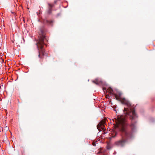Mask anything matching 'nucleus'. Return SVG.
Instances as JSON below:
<instances>
[{
  "label": "nucleus",
  "mask_w": 155,
  "mask_h": 155,
  "mask_svg": "<svg viewBox=\"0 0 155 155\" xmlns=\"http://www.w3.org/2000/svg\"><path fill=\"white\" fill-rule=\"evenodd\" d=\"M114 95L117 100L121 101L122 104L127 106V107L124 108V112L125 114L129 116L130 120V127L131 130L130 131L126 129L125 123L126 120L123 116L118 117L117 118L114 119L116 127L121 132L122 137V139L116 142L115 144L118 146L123 147L126 143L127 139L133 137V132L135 130L137 127V116L135 112L134 107L130 102L125 98L120 97L121 95V93H119L118 94H114Z\"/></svg>",
  "instance_id": "nucleus-1"
},
{
  "label": "nucleus",
  "mask_w": 155,
  "mask_h": 155,
  "mask_svg": "<svg viewBox=\"0 0 155 155\" xmlns=\"http://www.w3.org/2000/svg\"><path fill=\"white\" fill-rule=\"evenodd\" d=\"M39 33L40 36L36 45L38 50V57L39 58L42 59L45 54V51L43 49V46L45 45L44 40L45 37V30L44 28H42L40 29Z\"/></svg>",
  "instance_id": "nucleus-2"
},
{
  "label": "nucleus",
  "mask_w": 155,
  "mask_h": 155,
  "mask_svg": "<svg viewBox=\"0 0 155 155\" xmlns=\"http://www.w3.org/2000/svg\"><path fill=\"white\" fill-rule=\"evenodd\" d=\"M105 123V121L103 120H102L97 125V128L100 131H101L102 130H104L105 129L104 124Z\"/></svg>",
  "instance_id": "nucleus-3"
},
{
  "label": "nucleus",
  "mask_w": 155,
  "mask_h": 155,
  "mask_svg": "<svg viewBox=\"0 0 155 155\" xmlns=\"http://www.w3.org/2000/svg\"><path fill=\"white\" fill-rule=\"evenodd\" d=\"M53 22V20H49L47 19L44 20V23L45 24H47L48 25H52V23Z\"/></svg>",
  "instance_id": "nucleus-4"
},
{
  "label": "nucleus",
  "mask_w": 155,
  "mask_h": 155,
  "mask_svg": "<svg viewBox=\"0 0 155 155\" xmlns=\"http://www.w3.org/2000/svg\"><path fill=\"white\" fill-rule=\"evenodd\" d=\"M49 5L48 9V13L49 14H50L52 12V8L53 7L52 5L51 4H48Z\"/></svg>",
  "instance_id": "nucleus-5"
},
{
  "label": "nucleus",
  "mask_w": 155,
  "mask_h": 155,
  "mask_svg": "<svg viewBox=\"0 0 155 155\" xmlns=\"http://www.w3.org/2000/svg\"><path fill=\"white\" fill-rule=\"evenodd\" d=\"M92 82L98 85L101 82V81L99 80L98 79H96L93 80Z\"/></svg>",
  "instance_id": "nucleus-6"
},
{
  "label": "nucleus",
  "mask_w": 155,
  "mask_h": 155,
  "mask_svg": "<svg viewBox=\"0 0 155 155\" xmlns=\"http://www.w3.org/2000/svg\"><path fill=\"white\" fill-rule=\"evenodd\" d=\"M110 94H112V92H113V90L110 87L108 88V90Z\"/></svg>",
  "instance_id": "nucleus-7"
},
{
  "label": "nucleus",
  "mask_w": 155,
  "mask_h": 155,
  "mask_svg": "<svg viewBox=\"0 0 155 155\" xmlns=\"http://www.w3.org/2000/svg\"><path fill=\"white\" fill-rule=\"evenodd\" d=\"M11 13H12V14H14V15L15 14V12H11Z\"/></svg>",
  "instance_id": "nucleus-8"
},
{
  "label": "nucleus",
  "mask_w": 155,
  "mask_h": 155,
  "mask_svg": "<svg viewBox=\"0 0 155 155\" xmlns=\"http://www.w3.org/2000/svg\"><path fill=\"white\" fill-rule=\"evenodd\" d=\"M93 145H94V146H95L96 145V144H95V143H93Z\"/></svg>",
  "instance_id": "nucleus-9"
},
{
  "label": "nucleus",
  "mask_w": 155,
  "mask_h": 155,
  "mask_svg": "<svg viewBox=\"0 0 155 155\" xmlns=\"http://www.w3.org/2000/svg\"><path fill=\"white\" fill-rule=\"evenodd\" d=\"M5 128H6V130H7V129H8V127H5Z\"/></svg>",
  "instance_id": "nucleus-10"
}]
</instances>
